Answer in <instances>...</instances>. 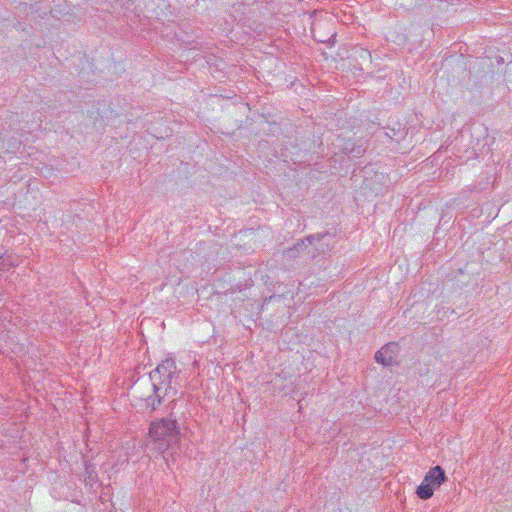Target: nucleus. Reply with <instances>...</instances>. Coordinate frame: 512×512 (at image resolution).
Returning <instances> with one entry per match:
<instances>
[{
	"instance_id": "nucleus-1",
	"label": "nucleus",
	"mask_w": 512,
	"mask_h": 512,
	"mask_svg": "<svg viewBox=\"0 0 512 512\" xmlns=\"http://www.w3.org/2000/svg\"><path fill=\"white\" fill-rule=\"evenodd\" d=\"M149 376L153 394L147 396L145 402L147 407L154 410L161 403V400L174 390L172 383L173 379L177 377L175 361L170 358L163 360L150 372Z\"/></svg>"
},
{
	"instance_id": "nucleus-2",
	"label": "nucleus",
	"mask_w": 512,
	"mask_h": 512,
	"mask_svg": "<svg viewBox=\"0 0 512 512\" xmlns=\"http://www.w3.org/2000/svg\"><path fill=\"white\" fill-rule=\"evenodd\" d=\"M149 435L155 444V449L164 452L178 442L179 431L176 421L171 419H162L151 423Z\"/></svg>"
},
{
	"instance_id": "nucleus-3",
	"label": "nucleus",
	"mask_w": 512,
	"mask_h": 512,
	"mask_svg": "<svg viewBox=\"0 0 512 512\" xmlns=\"http://www.w3.org/2000/svg\"><path fill=\"white\" fill-rule=\"evenodd\" d=\"M446 480L442 467L435 466L425 475L422 483L417 487L416 494L420 499L427 500L433 496L434 490Z\"/></svg>"
},
{
	"instance_id": "nucleus-4",
	"label": "nucleus",
	"mask_w": 512,
	"mask_h": 512,
	"mask_svg": "<svg viewBox=\"0 0 512 512\" xmlns=\"http://www.w3.org/2000/svg\"><path fill=\"white\" fill-rule=\"evenodd\" d=\"M398 354V345L396 343H389L383 346L376 354L375 359L378 363L384 366H390L395 361Z\"/></svg>"
},
{
	"instance_id": "nucleus-5",
	"label": "nucleus",
	"mask_w": 512,
	"mask_h": 512,
	"mask_svg": "<svg viewBox=\"0 0 512 512\" xmlns=\"http://www.w3.org/2000/svg\"><path fill=\"white\" fill-rule=\"evenodd\" d=\"M327 235L324 234V235H321V234H317V235H311V236H308L305 240H303L301 243H297L295 246H294V249L299 251V250H302V249H306L308 248L309 245H313L315 246V250L316 251H319V252H324L325 251V248L322 246V245H318L320 243V241L325 238Z\"/></svg>"
},
{
	"instance_id": "nucleus-6",
	"label": "nucleus",
	"mask_w": 512,
	"mask_h": 512,
	"mask_svg": "<svg viewBox=\"0 0 512 512\" xmlns=\"http://www.w3.org/2000/svg\"><path fill=\"white\" fill-rule=\"evenodd\" d=\"M385 135L391 139L396 137L397 140L404 139L406 136V132L404 129H391V133L385 132Z\"/></svg>"
},
{
	"instance_id": "nucleus-7",
	"label": "nucleus",
	"mask_w": 512,
	"mask_h": 512,
	"mask_svg": "<svg viewBox=\"0 0 512 512\" xmlns=\"http://www.w3.org/2000/svg\"><path fill=\"white\" fill-rule=\"evenodd\" d=\"M356 58H360L364 61H371V53L363 48H359L355 50Z\"/></svg>"
},
{
	"instance_id": "nucleus-8",
	"label": "nucleus",
	"mask_w": 512,
	"mask_h": 512,
	"mask_svg": "<svg viewBox=\"0 0 512 512\" xmlns=\"http://www.w3.org/2000/svg\"><path fill=\"white\" fill-rule=\"evenodd\" d=\"M6 262V259L3 258L1 255H0V269H2L4 263Z\"/></svg>"
}]
</instances>
